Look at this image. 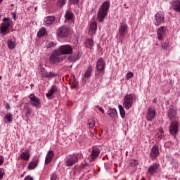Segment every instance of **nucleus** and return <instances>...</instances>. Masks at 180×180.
<instances>
[{
    "instance_id": "47",
    "label": "nucleus",
    "mask_w": 180,
    "mask_h": 180,
    "mask_svg": "<svg viewBox=\"0 0 180 180\" xmlns=\"http://www.w3.org/2000/svg\"><path fill=\"white\" fill-rule=\"evenodd\" d=\"M51 180H57V174L56 173H52L51 174Z\"/></svg>"
},
{
    "instance_id": "42",
    "label": "nucleus",
    "mask_w": 180,
    "mask_h": 180,
    "mask_svg": "<svg viewBox=\"0 0 180 180\" xmlns=\"http://www.w3.org/2000/svg\"><path fill=\"white\" fill-rule=\"evenodd\" d=\"M169 46V42H165L163 44L161 45L160 47L162 50H167Z\"/></svg>"
},
{
    "instance_id": "43",
    "label": "nucleus",
    "mask_w": 180,
    "mask_h": 180,
    "mask_svg": "<svg viewBox=\"0 0 180 180\" xmlns=\"http://www.w3.org/2000/svg\"><path fill=\"white\" fill-rule=\"evenodd\" d=\"M139 165V161L134 160H131L129 162V165L131 167H136V165Z\"/></svg>"
},
{
    "instance_id": "34",
    "label": "nucleus",
    "mask_w": 180,
    "mask_h": 180,
    "mask_svg": "<svg viewBox=\"0 0 180 180\" xmlns=\"http://www.w3.org/2000/svg\"><path fill=\"white\" fill-rule=\"evenodd\" d=\"M55 46H57V44L51 41H47L45 44L46 49H51V47H54Z\"/></svg>"
},
{
    "instance_id": "31",
    "label": "nucleus",
    "mask_w": 180,
    "mask_h": 180,
    "mask_svg": "<svg viewBox=\"0 0 180 180\" xmlns=\"http://www.w3.org/2000/svg\"><path fill=\"white\" fill-rule=\"evenodd\" d=\"M8 47L10 50H13L16 47V44L12 41L11 39H8L7 41Z\"/></svg>"
},
{
    "instance_id": "39",
    "label": "nucleus",
    "mask_w": 180,
    "mask_h": 180,
    "mask_svg": "<svg viewBox=\"0 0 180 180\" xmlns=\"http://www.w3.org/2000/svg\"><path fill=\"white\" fill-rule=\"evenodd\" d=\"M25 108L27 109V112L25 113V116L27 117H29V115H32V108H29L27 105H25Z\"/></svg>"
},
{
    "instance_id": "32",
    "label": "nucleus",
    "mask_w": 180,
    "mask_h": 180,
    "mask_svg": "<svg viewBox=\"0 0 180 180\" xmlns=\"http://www.w3.org/2000/svg\"><path fill=\"white\" fill-rule=\"evenodd\" d=\"M118 108L121 117H122V119H124V117L126 116V112L124 111L123 106L122 105H119Z\"/></svg>"
},
{
    "instance_id": "18",
    "label": "nucleus",
    "mask_w": 180,
    "mask_h": 180,
    "mask_svg": "<svg viewBox=\"0 0 180 180\" xmlns=\"http://www.w3.org/2000/svg\"><path fill=\"white\" fill-rule=\"evenodd\" d=\"M98 30V24L96 22H93L90 25V27L89 29V34L90 36H94L95 33H96V30Z\"/></svg>"
},
{
    "instance_id": "16",
    "label": "nucleus",
    "mask_w": 180,
    "mask_h": 180,
    "mask_svg": "<svg viewBox=\"0 0 180 180\" xmlns=\"http://www.w3.org/2000/svg\"><path fill=\"white\" fill-rule=\"evenodd\" d=\"M127 32V24L122 25L119 28V36L120 39L124 38V34Z\"/></svg>"
},
{
    "instance_id": "11",
    "label": "nucleus",
    "mask_w": 180,
    "mask_h": 180,
    "mask_svg": "<svg viewBox=\"0 0 180 180\" xmlns=\"http://www.w3.org/2000/svg\"><path fill=\"white\" fill-rule=\"evenodd\" d=\"M167 117L172 122H174V120H178V116L176 115V110L174 108H171L167 111Z\"/></svg>"
},
{
    "instance_id": "57",
    "label": "nucleus",
    "mask_w": 180,
    "mask_h": 180,
    "mask_svg": "<svg viewBox=\"0 0 180 180\" xmlns=\"http://www.w3.org/2000/svg\"><path fill=\"white\" fill-rule=\"evenodd\" d=\"M4 0H0V4H2V1H3Z\"/></svg>"
},
{
    "instance_id": "49",
    "label": "nucleus",
    "mask_w": 180,
    "mask_h": 180,
    "mask_svg": "<svg viewBox=\"0 0 180 180\" xmlns=\"http://www.w3.org/2000/svg\"><path fill=\"white\" fill-rule=\"evenodd\" d=\"M4 158L0 155V167L4 165Z\"/></svg>"
},
{
    "instance_id": "41",
    "label": "nucleus",
    "mask_w": 180,
    "mask_h": 180,
    "mask_svg": "<svg viewBox=\"0 0 180 180\" xmlns=\"http://www.w3.org/2000/svg\"><path fill=\"white\" fill-rule=\"evenodd\" d=\"M70 84H72V88L74 89L78 86V82L76 81L75 79L70 81Z\"/></svg>"
},
{
    "instance_id": "13",
    "label": "nucleus",
    "mask_w": 180,
    "mask_h": 180,
    "mask_svg": "<svg viewBox=\"0 0 180 180\" xmlns=\"http://www.w3.org/2000/svg\"><path fill=\"white\" fill-rule=\"evenodd\" d=\"M158 155H160V151L158 150V146L154 145L152 147L150 153V158H152V160H155Z\"/></svg>"
},
{
    "instance_id": "53",
    "label": "nucleus",
    "mask_w": 180,
    "mask_h": 180,
    "mask_svg": "<svg viewBox=\"0 0 180 180\" xmlns=\"http://www.w3.org/2000/svg\"><path fill=\"white\" fill-rule=\"evenodd\" d=\"M13 19H14V20H16V13H13Z\"/></svg>"
},
{
    "instance_id": "29",
    "label": "nucleus",
    "mask_w": 180,
    "mask_h": 180,
    "mask_svg": "<svg viewBox=\"0 0 180 180\" xmlns=\"http://www.w3.org/2000/svg\"><path fill=\"white\" fill-rule=\"evenodd\" d=\"M21 160H24V161H29L30 158V154L27 152H22L20 155Z\"/></svg>"
},
{
    "instance_id": "55",
    "label": "nucleus",
    "mask_w": 180,
    "mask_h": 180,
    "mask_svg": "<svg viewBox=\"0 0 180 180\" xmlns=\"http://www.w3.org/2000/svg\"><path fill=\"white\" fill-rule=\"evenodd\" d=\"M153 102V103H157V98H154Z\"/></svg>"
},
{
    "instance_id": "5",
    "label": "nucleus",
    "mask_w": 180,
    "mask_h": 180,
    "mask_svg": "<svg viewBox=\"0 0 180 180\" xmlns=\"http://www.w3.org/2000/svg\"><path fill=\"white\" fill-rule=\"evenodd\" d=\"M3 23H1V26L0 27V33L3 34V36H6V33H9V27H11V21L9 18H4L3 19Z\"/></svg>"
},
{
    "instance_id": "6",
    "label": "nucleus",
    "mask_w": 180,
    "mask_h": 180,
    "mask_svg": "<svg viewBox=\"0 0 180 180\" xmlns=\"http://www.w3.org/2000/svg\"><path fill=\"white\" fill-rule=\"evenodd\" d=\"M57 50L59 51V53H60V55L62 56L72 54L73 53L72 46L68 44L62 45Z\"/></svg>"
},
{
    "instance_id": "17",
    "label": "nucleus",
    "mask_w": 180,
    "mask_h": 180,
    "mask_svg": "<svg viewBox=\"0 0 180 180\" xmlns=\"http://www.w3.org/2000/svg\"><path fill=\"white\" fill-rule=\"evenodd\" d=\"M99 154H101V150H99V149L96 147H93L90 154V157L92 161H94V160H96Z\"/></svg>"
},
{
    "instance_id": "9",
    "label": "nucleus",
    "mask_w": 180,
    "mask_h": 180,
    "mask_svg": "<svg viewBox=\"0 0 180 180\" xmlns=\"http://www.w3.org/2000/svg\"><path fill=\"white\" fill-rule=\"evenodd\" d=\"M155 19L156 20L155 22V26H160L165 20V14L162 11H159L155 15Z\"/></svg>"
},
{
    "instance_id": "33",
    "label": "nucleus",
    "mask_w": 180,
    "mask_h": 180,
    "mask_svg": "<svg viewBox=\"0 0 180 180\" xmlns=\"http://www.w3.org/2000/svg\"><path fill=\"white\" fill-rule=\"evenodd\" d=\"M65 4H67V0H58L56 2V6L58 8H63Z\"/></svg>"
},
{
    "instance_id": "15",
    "label": "nucleus",
    "mask_w": 180,
    "mask_h": 180,
    "mask_svg": "<svg viewBox=\"0 0 180 180\" xmlns=\"http://www.w3.org/2000/svg\"><path fill=\"white\" fill-rule=\"evenodd\" d=\"M155 110H154L153 108H149L146 114L147 120L148 122H151V120L155 117Z\"/></svg>"
},
{
    "instance_id": "24",
    "label": "nucleus",
    "mask_w": 180,
    "mask_h": 180,
    "mask_svg": "<svg viewBox=\"0 0 180 180\" xmlns=\"http://www.w3.org/2000/svg\"><path fill=\"white\" fill-rule=\"evenodd\" d=\"M54 20H56V18L54 16H48L44 19V25L50 26L53 23H54Z\"/></svg>"
},
{
    "instance_id": "28",
    "label": "nucleus",
    "mask_w": 180,
    "mask_h": 180,
    "mask_svg": "<svg viewBox=\"0 0 180 180\" xmlns=\"http://www.w3.org/2000/svg\"><path fill=\"white\" fill-rule=\"evenodd\" d=\"M94 70V68L92 66H89L84 73V78H89L91 75H92V71Z\"/></svg>"
},
{
    "instance_id": "37",
    "label": "nucleus",
    "mask_w": 180,
    "mask_h": 180,
    "mask_svg": "<svg viewBox=\"0 0 180 180\" xmlns=\"http://www.w3.org/2000/svg\"><path fill=\"white\" fill-rule=\"evenodd\" d=\"M86 47H94V39H89L86 41Z\"/></svg>"
},
{
    "instance_id": "45",
    "label": "nucleus",
    "mask_w": 180,
    "mask_h": 180,
    "mask_svg": "<svg viewBox=\"0 0 180 180\" xmlns=\"http://www.w3.org/2000/svg\"><path fill=\"white\" fill-rule=\"evenodd\" d=\"M133 77H134V74H133V72H129L127 74V79L129 80L130 79V78H133Z\"/></svg>"
},
{
    "instance_id": "30",
    "label": "nucleus",
    "mask_w": 180,
    "mask_h": 180,
    "mask_svg": "<svg viewBox=\"0 0 180 180\" xmlns=\"http://www.w3.org/2000/svg\"><path fill=\"white\" fill-rule=\"evenodd\" d=\"M68 61L70 63H75V61H78L79 60V57L78 55H71L70 56L68 57Z\"/></svg>"
},
{
    "instance_id": "27",
    "label": "nucleus",
    "mask_w": 180,
    "mask_h": 180,
    "mask_svg": "<svg viewBox=\"0 0 180 180\" xmlns=\"http://www.w3.org/2000/svg\"><path fill=\"white\" fill-rule=\"evenodd\" d=\"M4 120L5 123H12L13 122V115L12 113H8L4 117Z\"/></svg>"
},
{
    "instance_id": "44",
    "label": "nucleus",
    "mask_w": 180,
    "mask_h": 180,
    "mask_svg": "<svg viewBox=\"0 0 180 180\" xmlns=\"http://www.w3.org/2000/svg\"><path fill=\"white\" fill-rule=\"evenodd\" d=\"M101 74L102 73H99V72L96 73V78H95L96 81H98V79H100V81H102V75Z\"/></svg>"
},
{
    "instance_id": "12",
    "label": "nucleus",
    "mask_w": 180,
    "mask_h": 180,
    "mask_svg": "<svg viewBox=\"0 0 180 180\" xmlns=\"http://www.w3.org/2000/svg\"><path fill=\"white\" fill-rule=\"evenodd\" d=\"M169 131L172 136H176V133H178V121L175 120L172 122Z\"/></svg>"
},
{
    "instance_id": "2",
    "label": "nucleus",
    "mask_w": 180,
    "mask_h": 180,
    "mask_svg": "<svg viewBox=\"0 0 180 180\" xmlns=\"http://www.w3.org/2000/svg\"><path fill=\"white\" fill-rule=\"evenodd\" d=\"M64 61V57L57 49L54 50L49 57V63L54 65L57 63H63Z\"/></svg>"
},
{
    "instance_id": "7",
    "label": "nucleus",
    "mask_w": 180,
    "mask_h": 180,
    "mask_svg": "<svg viewBox=\"0 0 180 180\" xmlns=\"http://www.w3.org/2000/svg\"><path fill=\"white\" fill-rule=\"evenodd\" d=\"M105 67H106V63H105V60H103V58H100L97 60L96 65L97 72H98L99 74H102V75H103V74H105Z\"/></svg>"
},
{
    "instance_id": "25",
    "label": "nucleus",
    "mask_w": 180,
    "mask_h": 180,
    "mask_svg": "<svg viewBox=\"0 0 180 180\" xmlns=\"http://www.w3.org/2000/svg\"><path fill=\"white\" fill-rule=\"evenodd\" d=\"M37 164H39V158H35L31 162L29 163L28 169H34L37 167Z\"/></svg>"
},
{
    "instance_id": "35",
    "label": "nucleus",
    "mask_w": 180,
    "mask_h": 180,
    "mask_svg": "<svg viewBox=\"0 0 180 180\" xmlns=\"http://www.w3.org/2000/svg\"><path fill=\"white\" fill-rule=\"evenodd\" d=\"M47 33V30H46V28H41L37 33L38 37H43Z\"/></svg>"
},
{
    "instance_id": "23",
    "label": "nucleus",
    "mask_w": 180,
    "mask_h": 180,
    "mask_svg": "<svg viewBox=\"0 0 180 180\" xmlns=\"http://www.w3.org/2000/svg\"><path fill=\"white\" fill-rule=\"evenodd\" d=\"M65 20H68L70 22V20H74V19H75V15L72 11L68 10L65 13Z\"/></svg>"
},
{
    "instance_id": "38",
    "label": "nucleus",
    "mask_w": 180,
    "mask_h": 180,
    "mask_svg": "<svg viewBox=\"0 0 180 180\" xmlns=\"http://www.w3.org/2000/svg\"><path fill=\"white\" fill-rule=\"evenodd\" d=\"M39 72H40L42 78H46L47 77L48 72H46V69H44V68L41 69Z\"/></svg>"
},
{
    "instance_id": "59",
    "label": "nucleus",
    "mask_w": 180,
    "mask_h": 180,
    "mask_svg": "<svg viewBox=\"0 0 180 180\" xmlns=\"http://www.w3.org/2000/svg\"><path fill=\"white\" fill-rule=\"evenodd\" d=\"M0 19H1V15H0Z\"/></svg>"
},
{
    "instance_id": "50",
    "label": "nucleus",
    "mask_w": 180,
    "mask_h": 180,
    "mask_svg": "<svg viewBox=\"0 0 180 180\" xmlns=\"http://www.w3.org/2000/svg\"><path fill=\"white\" fill-rule=\"evenodd\" d=\"M24 180H33V177L30 176H27Z\"/></svg>"
},
{
    "instance_id": "58",
    "label": "nucleus",
    "mask_w": 180,
    "mask_h": 180,
    "mask_svg": "<svg viewBox=\"0 0 180 180\" xmlns=\"http://www.w3.org/2000/svg\"><path fill=\"white\" fill-rule=\"evenodd\" d=\"M1 79H2V77L1 76H0V81H1Z\"/></svg>"
},
{
    "instance_id": "54",
    "label": "nucleus",
    "mask_w": 180,
    "mask_h": 180,
    "mask_svg": "<svg viewBox=\"0 0 180 180\" xmlns=\"http://www.w3.org/2000/svg\"><path fill=\"white\" fill-rule=\"evenodd\" d=\"M159 131L161 133V134H162V133H164V129L162 128H160Z\"/></svg>"
},
{
    "instance_id": "20",
    "label": "nucleus",
    "mask_w": 180,
    "mask_h": 180,
    "mask_svg": "<svg viewBox=\"0 0 180 180\" xmlns=\"http://www.w3.org/2000/svg\"><path fill=\"white\" fill-rule=\"evenodd\" d=\"M57 92H58V86L53 85L49 92L46 94V96L48 98H51V96H53L54 94H57Z\"/></svg>"
},
{
    "instance_id": "4",
    "label": "nucleus",
    "mask_w": 180,
    "mask_h": 180,
    "mask_svg": "<svg viewBox=\"0 0 180 180\" xmlns=\"http://www.w3.org/2000/svg\"><path fill=\"white\" fill-rule=\"evenodd\" d=\"M79 155L77 153L69 155L65 159V167H72L78 162Z\"/></svg>"
},
{
    "instance_id": "22",
    "label": "nucleus",
    "mask_w": 180,
    "mask_h": 180,
    "mask_svg": "<svg viewBox=\"0 0 180 180\" xmlns=\"http://www.w3.org/2000/svg\"><path fill=\"white\" fill-rule=\"evenodd\" d=\"M172 8L176 12L180 13V1L174 0L172 2Z\"/></svg>"
},
{
    "instance_id": "40",
    "label": "nucleus",
    "mask_w": 180,
    "mask_h": 180,
    "mask_svg": "<svg viewBox=\"0 0 180 180\" xmlns=\"http://www.w3.org/2000/svg\"><path fill=\"white\" fill-rule=\"evenodd\" d=\"M88 123H89V127H90V129L95 127V120L94 119L89 120Z\"/></svg>"
},
{
    "instance_id": "26",
    "label": "nucleus",
    "mask_w": 180,
    "mask_h": 180,
    "mask_svg": "<svg viewBox=\"0 0 180 180\" xmlns=\"http://www.w3.org/2000/svg\"><path fill=\"white\" fill-rule=\"evenodd\" d=\"M107 115L110 117H117V111L115 108H110L107 111Z\"/></svg>"
},
{
    "instance_id": "52",
    "label": "nucleus",
    "mask_w": 180,
    "mask_h": 180,
    "mask_svg": "<svg viewBox=\"0 0 180 180\" xmlns=\"http://www.w3.org/2000/svg\"><path fill=\"white\" fill-rule=\"evenodd\" d=\"M99 111L101 112V113H105V110H103V108L102 107L99 108Z\"/></svg>"
},
{
    "instance_id": "3",
    "label": "nucleus",
    "mask_w": 180,
    "mask_h": 180,
    "mask_svg": "<svg viewBox=\"0 0 180 180\" xmlns=\"http://www.w3.org/2000/svg\"><path fill=\"white\" fill-rule=\"evenodd\" d=\"M70 33L71 30L70 27L67 26H61L58 29L56 34L58 37H60V39H64L65 37H68Z\"/></svg>"
},
{
    "instance_id": "48",
    "label": "nucleus",
    "mask_w": 180,
    "mask_h": 180,
    "mask_svg": "<svg viewBox=\"0 0 180 180\" xmlns=\"http://www.w3.org/2000/svg\"><path fill=\"white\" fill-rule=\"evenodd\" d=\"M71 2L70 4H72L73 5H78L79 4V0H70Z\"/></svg>"
},
{
    "instance_id": "1",
    "label": "nucleus",
    "mask_w": 180,
    "mask_h": 180,
    "mask_svg": "<svg viewBox=\"0 0 180 180\" xmlns=\"http://www.w3.org/2000/svg\"><path fill=\"white\" fill-rule=\"evenodd\" d=\"M109 8H110V3L109 1H106L102 4L97 13V19L98 22H103L105 17L108 16Z\"/></svg>"
},
{
    "instance_id": "10",
    "label": "nucleus",
    "mask_w": 180,
    "mask_h": 180,
    "mask_svg": "<svg viewBox=\"0 0 180 180\" xmlns=\"http://www.w3.org/2000/svg\"><path fill=\"white\" fill-rule=\"evenodd\" d=\"M28 98L30 100V103L32 106H34V108H39L40 106V98L35 96L34 94H30Z\"/></svg>"
},
{
    "instance_id": "8",
    "label": "nucleus",
    "mask_w": 180,
    "mask_h": 180,
    "mask_svg": "<svg viewBox=\"0 0 180 180\" xmlns=\"http://www.w3.org/2000/svg\"><path fill=\"white\" fill-rule=\"evenodd\" d=\"M123 106L127 110L133 106V95L127 94L124 97Z\"/></svg>"
},
{
    "instance_id": "46",
    "label": "nucleus",
    "mask_w": 180,
    "mask_h": 180,
    "mask_svg": "<svg viewBox=\"0 0 180 180\" xmlns=\"http://www.w3.org/2000/svg\"><path fill=\"white\" fill-rule=\"evenodd\" d=\"M4 175H5V171L2 168H0V180H2Z\"/></svg>"
},
{
    "instance_id": "14",
    "label": "nucleus",
    "mask_w": 180,
    "mask_h": 180,
    "mask_svg": "<svg viewBox=\"0 0 180 180\" xmlns=\"http://www.w3.org/2000/svg\"><path fill=\"white\" fill-rule=\"evenodd\" d=\"M165 32H167V28L165 26L160 27L157 31L158 39L162 40L165 36Z\"/></svg>"
},
{
    "instance_id": "56",
    "label": "nucleus",
    "mask_w": 180,
    "mask_h": 180,
    "mask_svg": "<svg viewBox=\"0 0 180 180\" xmlns=\"http://www.w3.org/2000/svg\"><path fill=\"white\" fill-rule=\"evenodd\" d=\"M96 108H98V109H99V108H101V107H99V105H97V106H96Z\"/></svg>"
},
{
    "instance_id": "51",
    "label": "nucleus",
    "mask_w": 180,
    "mask_h": 180,
    "mask_svg": "<svg viewBox=\"0 0 180 180\" xmlns=\"http://www.w3.org/2000/svg\"><path fill=\"white\" fill-rule=\"evenodd\" d=\"M6 110H9L11 109V106L9 105V103H6Z\"/></svg>"
},
{
    "instance_id": "19",
    "label": "nucleus",
    "mask_w": 180,
    "mask_h": 180,
    "mask_svg": "<svg viewBox=\"0 0 180 180\" xmlns=\"http://www.w3.org/2000/svg\"><path fill=\"white\" fill-rule=\"evenodd\" d=\"M53 158H54V151L49 150L45 158V165H49Z\"/></svg>"
},
{
    "instance_id": "36",
    "label": "nucleus",
    "mask_w": 180,
    "mask_h": 180,
    "mask_svg": "<svg viewBox=\"0 0 180 180\" xmlns=\"http://www.w3.org/2000/svg\"><path fill=\"white\" fill-rule=\"evenodd\" d=\"M58 74L54 72H48V73L46 74V78H56V77H57Z\"/></svg>"
},
{
    "instance_id": "21",
    "label": "nucleus",
    "mask_w": 180,
    "mask_h": 180,
    "mask_svg": "<svg viewBox=\"0 0 180 180\" xmlns=\"http://www.w3.org/2000/svg\"><path fill=\"white\" fill-rule=\"evenodd\" d=\"M157 171H158V164L157 163H153L149 167L148 169V172L150 175H154V174H157Z\"/></svg>"
}]
</instances>
